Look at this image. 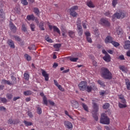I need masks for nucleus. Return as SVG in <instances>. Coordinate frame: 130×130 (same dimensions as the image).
<instances>
[{"mask_svg":"<svg viewBox=\"0 0 130 130\" xmlns=\"http://www.w3.org/2000/svg\"><path fill=\"white\" fill-rule=\"evenodd\" d=\"M101 75L102 77L105 79V80H111L112 79V74L107 68H102L101 69Z\"/></svg>","mask_w":130,"mask_h":130,"instance_id":"1","label":"nucleus"},{"mask_svg":"<svg viewBox=\"0 0 130 130\" xmlns=\"http://www.w3.org/2000/svg\"><path fill=\"white\" fill-rule=\"evenodd\" d=\"M93 105V111H92V116L93 118H94L96 121H98V114L97 112H98V110L99 108H98V105L95 103H92Z\"/></svg>","mask_w":130,"mask_h":130,"instance_id":"2","label":"nucleus"},{"mask_svg":"<svg viewBox=\"0 0 130 130\" xmlns=\"http://www.w3.org/2000/svg\"><path fill=\"white\" fill-rule=\"evenodd\" d=\"M127 16V13L123 11H118L114 14V17H115L117 19H123Z\"/></svg>","mask_w":130,"mask_h":130,"instance_id":"3","label":"nucleus"},{"mask_svg":"<svg viewBox=\"0 0 130 130\" xmlns=\"http://www.w3.org/2000/svg\"><path fill=\"white\" fill-rule=\"evenodd\" d=\"M79 10V6H74L69 9L70 16L73 17V18H77L78 13L76 12V11Z\"/></svg>","mask_w":130,"mask_h":130,"instance_id":"4","label":"nucleus"},{"mask_svg":"<svg viewBox=\"0 0 130 130\" xmlns=\"http://www.w3.org/2000/svg\"><path fill=\"white\" fill-rule=\"evenodd\" d=\"M100 122L103 124H109L110 121L106 114L103 113L101 115Z\"/></svg>","mask_w":130,"mask_h":130,"instance_id":"5","label":"nucleus"},{"mask_svg":"<svg viewBox=\"0 0 130 130\" xmlns=\"http://www.w3.org/2000/svg\"><path fill=\"white\" fill-rule=\"evenodd\" d=\"M78 88L80 91H85L87 88V82L85 81H81L78 84Z\"/></svg>","mask_w":130,"mask_h":130,"instance_id":"6","label":"nucleus"},{"mask_svg":"<svg viewBox=\"0 0 130 130\" xmlns=\"http://www.w3.org/2000/svg\"><path fill=\"white\" fill-rule=\"evenodd\" d=\"M77 28L79 36H82V35H83V28H82V25H81V23H77Z\"/></svg>","mask_w":130,"mask_h":130,"instance_id":"7","label":"nucleus"},{"mask_svg":"<svg viewBox=\"0 0 130 130\" xmlns=\"http://www.w3.org/2000/svg\"><path fill=\"white\" fill-rule=\"evenodd\" d=\"M64 125L65 127L68 128V129L73 128V124H72V123L69 121H64Z\"/></svg>","mask_w":130,"mask_h":130,"instance_id":"8","label":"nucleus"},{"mask_svg":"<svg viewBox=\"0 0 130 130\" xmlns=\"http://www.w3.org/2000/svg\"><path fill=\"white\" fill-rule=\"evenodd\" d=\"M113 38L110 36H108L105 39V43H112Z\"/></svg>","mask_w":130,"mask_h":130,"instance_id":"9","label":"nucleus"},{"mask_svg":"<svg viewBox=\"0 0 130 130\" xmlns=\"http://www.w3.org/2000/svg\"><path fill=\"white\" fill-rule=\"evenodd\" d=\"M42 75L44 77L45 81H48L49 80V75L43 70H42Z\"/></svg>","mask_w":130,"mask_h":130,"instance_id":"10","label":"nucleus"},{"mask_svg":"<svg viewBox=\"0 0 130 130\" xmlns=\"http://www.w3.org/2000/svg\"><path fill=\"white\" fill-rule=\"evenodd\" d=\"M9 26L10 27V29L11 30V31H12L13 33H16V32L17 31V27H16V26L14 25V23L12 22H10Z\"/></svg>","mask_w":130,"mask_h":130,"instance_id":"11","label":"nucleus"},{"mask_svg":"<svg viewBox=\"0 0 130 130\" xmlns=\"http://www.w3.org/2000/svg\"><path fill=\"white\" fill-rule=\"evenodd\" d=\"M101 24H102L103 25H105V26L110 25V23H109V21H108L106 19L102 18L101 19Z\"/></svg>","mask_w":130,"mask_h":130,"instance_id":"12","label":"nucleus"},{"mask_svg":"<svg viewBox=\"0 0 130 130\" xmlns=\"http://www.w3.org/2000/svg\"><path fill=\"white\" fill-rule=\"evenodd\" d=\"M104 60L105 61H107V62H109L111 59V57H110V55L108 54L107 55H105V56L103 57Z\"/></svg>","mask_w":130,"mask_h":130,"instance_id":"13","label":"nucleus"},{"mask_svg":"<svg viewBox=\"0 0 130 130\" xmlns=\"http://www.w3.org/2000/svg\"><path fill=\"white\" fill-rule=\"evenodd\" d=\"M124 49H129L130 48V41H126L125 42V45H124Z\"/></svg>","mask_w":130,"mask_h":130,"instance_id":"14","label":"nucleus"},{"mask_svg":"<svg viewBox=\"0 0 130 130\" xmlns=\"http://www.w3.org/2000/svg\"><path fill=\"white\" fill-rule=\"evenodd\" d=\"M7 43L11 48H15V44H14V42H13L12 40H9Z\"/></svg>","mask_w":130,"mask_h":130,"instance_id":"15","label":"nucleus"},{"mask_svg":"<svg viewBox=\"0 0 130 130\" xmlns=\"http://www.w3.org/2000/svg\"><path fill=\"white\" fill-rule=\"evenodd\" d=\"M26 19L28 21H34L35 20V16L34 15H27Z\"/></svg>","mask_w":130,"mask_h":130,"instance_id":"16","label":"nucleus"},{"mask_svg":"<svg viewBox=\"0 0 130 130\" xmlns=\"http://www.w3.org/2000/svg\"><path fill=\"white\" fill-rule=\"evenodd\" d=\"M116 35H118L119 37H121V36L122 35L123 32L122 31L121 29L118 28L116 31Z\"/></svg>","mask_w":130,"mask_h":130,"instance_id":"17","label":"nucleus"},{"mask_svg":"<svg viewBox=\"0 0 130 130\" xmlns=\"http://www.w3.org/2000/svg\"><path fill=\"white\" fill-rule=\"evenodd\" d=\"M69 36L71 37V38H75V36H76V34L75 32L73 30H69L68 32Z\"/></svg>","mask_w":130,"mask_h":130,"instance_id":"18","label":"nucleus"},{"mask_svg":"<svg viewBox=\"0 0 130 130\" xmlns=\"http://www.w3.org/2000/svg\"><path fill=\"white\" fill-rule=\"evenodd\" d=\"M72 106L75 108H78L79 107V103L76 101H72Z\"/></svg>","mask_w":130,"mask_h":130,"instance_id":"19","label":"nucleus"},{"mask_svg":"<svg viewBox=\"0 0 130 130\" xmlns=\"http://www.w3.org/2000/svg\"><path fill=\"white\" fill-rule=\"evenodd\" d=\"M53 29L54 32H56L58 33V34H60V30H59V28H58V27H57L56 26H53Z\"/></svg>","mask_w":130,"mask_h":130,"instance_id":"20","label":"nucleus"},{"mask_svg":"<svg viewBox=\"0 0 130 130\" xmlns=\"http://www.w3.org/2000/svg\"><path fill=\"white\" fill-rule=\"evenodd\" d=\"M67 58L68 59H70V60H71V61H73V62H77V60H78L79 59V58H78V57L74 58V57H72L71 56L68 57Z\"/></svg>","mask_w":130,"mask_h":130,"instance_id":"21","label":"nucleus"},{"mask_svg":"<svg viewBox=\"0 0 130 130\" xmlns=\"http://www.w3.org/2000/svg\"><path fill=\"white\" fill-rule=\"evenodd\" d=\"M39 28H40L41 30H42V31H44V30H45L44 29V22L41 21L40 23Z\"/></svg>","mask_w":130,"mask_h":130,"instance_id":"22","label":"nucleus"},{"mask_svg":"<svg viewBox=\"0 0 130 130\" xmlns=\"http://www.w3.org/2000/svg\"><path fill=\"white\" fill-rule=\"evenodd\" d=\"M34 13L37 15V16H40V11L37 8H34Z\"/></svg>","mask_w":130,"mask_h":130,"instance_id":"23","label":"nucleus"},{"mask_svg":"<svg viewBox=\"0 0 130 130\" xmlns=\"http://www.w3.org/2000/svg\"><path fill=\"white\" fill-rule=\"evenodd\" d=\"M85 90L87 91V92L90 93V92H92V90H93V87H92V86L86 85V88Z\"/></svg>","mask_w":130,"mask_h":130,"instance_id":"24","label":"nucleus"},{"mask_svg":"<svg viewBox=\"0 0 130 130\" xmlns=\"http://www.w3.org/2000/svg\"><path fill=\"white\" fill-rule=\"evenodd\" d=\"M6 14L5 13V11L4 10L1 9L0 10V17L2 18V19H5Z\"/></svg>","mask_w":130,"mask_h":130,"instance_id":"25","label":"nucleus"},{"mask_svg":"<svg viewBox=\"0 0 130 130\" xmlns=\"http://www.w3.org/2000/svg\"><path fill=\"white\" fill-rule=\"evenodd\" d=\"M125 84L126 85V88L127 90H130V82L129 80L126 79L125 80Z\"/></svg>","mask_w":130,"mask_h":130,"instance_id":"26","label":"nucleus"},{"mask_svg":"<svg viewBox=\"0 0 130 130\" xmlns=\"http://www.w3.org/2000/svg\"><path fill=\"white\" fill-rule=\"evenodd\" d=\"M81 105L85 111H86L87 112H88L89 111V109H88V106H87V105H86L84 103H82Z\"/></svg>","mask_w":130,"mask_h":130,"instance_id":"27","label":"nucleus"},{"mask_svg":"<svg viewBox=\"0 0 130 130\" xmlns=\"http://www.w3.org/2000/svg\"><path fill=\"white\" fill-rule=\"evenodd\" d=\"M118 106L119 108H125V107H127V106H126V104H121V103L119 102Z\"/></svg>","mask_w":130,"mask_h":130,"instance_id":"28","label":"nucleus"},{"mask_svg":"<svg viewBox=\"0 0 130 130\" xmlns=\"http://www.w3.org/2000/svg\"><path fill=\"white\" fill-rule=\"evenodd\" d=\"M29 27L32 32H34V31H35V28H36V26H35V24L34 23H31L30 24H29Z\"/></svg>","mask_w":130,"mask_h":130,"instance_id":"29","label":"nucleus"},{"mask_svg":"<svg viewBox=\"0 0 130 130\" xmlns=\"http://www.w3.org/2000/svg\"><path fill=\"white\" fill-rule=\"evenodd\" d=\"M23 94L25 96H29L31 95V94H32V91H31L30 90L25 91H24Z\"/></svg>","mask_w":130,"mask_h":130,"instance_id":"30","label":"nucleus"},{"mask_svg":"<svg viewBox=\"0 0 130 130\" xmlns=\"http://www.w3.org/2000/svg\"><path fill=\"white\" fill-rule=\"evenodd\" d=\"M21 30L23 32H27V26L25 24L22 25Z\"/></svg>","mask_w":130,"mask_h":130,"instance_id":"31","label":"nucleus"},{"mask_svg":"<svg viewBox=\"0 0 130 130\" xmlns=\"http://www.w3.org/2000/svg\"><path fill=\"white\" fill-rule=\"evenodd\" d=\"M24 123L26 126H30L33 124V123L31 122H28L26 120L24 121Z\"/></svg>","mask_w":130,"mask_h":130,"instance_id":"32","label":"nucleus"},{"mask_svg":"<svg viewBox=\"0 0 130 130\" xmlns=\"http://www.w3.org/2000/svg\"><path fill=\"white\" fill-rule=\"evenodd\" d=\"M11 80H12V84L14 85V84H17V78L16 77H14V76H11Z\"/></svg>","mask_w":130,"mask_h":130,"instance_id":"33","label":"nucleus"},{"mask_svg":"<svg viewBox=\"0 0 130 130\" xmlns=\"http://www.w3.org/2000/svg\"><path fill=\"white\" fill-rule=\"evenodd\" d=\"M87 5L88 6V7H89V8H94V5H93L92 1L87 2Z\"/></svg>","mask_w":130,"mask_h":130,"instance_id":"34","label":"nucleus"},{"mask_svg":"<svg viewBox=\"0 0 130 130\" xmlns=\"http://www.w3.org/2000/svg\"><path fill=\"white\" fill-rule=\"evenodd\" d=\"M24 57L25 58H26V59L27 60V61H30V60H31V56H30V55H29L27 54H25L24 55Z\"/></svg>","mask_w":130,"mask_h":130,"instance_id":"35","label":"nucleus"},{"mask_svg":"<svg viewBox=\"0 0 130 130\" xmlns=\"http://www.w3.org/2000/svg\"><path fill=\"white\" fill-rule=\"evenodd\" d=\"M111 43L113 44V45H114V46H115V47H118V46L120 45L119 43L114 41H113Z\"/></svg>","mask_w":130,"mask_h":130,"instance_id":"36","label":"nucleus"},{"mask_svg":"<svg viewBox=\"0 0 130 130\" xmlns=\"http://www.w3.org/2000/svg\"><path fill=\"white\" fill-rule=\"evenodd\" d=\"M110 105L109 103H105L103 106V108L104 109H108L109 108Z\"/></svg>","mask_w":130,"mask_h":130,"instance_id":"37","label":"nucleus"},{"mask_svg":"<svg viewBox=\"0 0 130 130\" xmlns=\"http://www.w3.org/2000/svg\"><path fill=\"white\" fill-rule=\"evenodd\" d=\"M6 97L9 100H11V99H12V98H13V94H11V93H7L6 94Z\"/></svg>","mask_w":130,"mask_h":130,"instance_id":"38","label":"nucleus"},{"mask_svg":"<svg viewBox=\"0 0 130 130\" xmlns=\"http://www.w3.org/2000/svg\"><path fill=\"white\" fill-rule=\"evenodd\" d=\"M37 113H38V114H41V113H42V110L41 109V108L37 107Z\"/></svg>","mask_w":130,"mask_h":130,"instance_id":"39","label":"nucleus"},{"mask_svg":"<svg viewBox=\"0 0 130 130\" xmlns=\"http://www.w3.org/2000/svg\"><path fill=\"white\" fill-rule=\"evenodd\" d=\"M45 38L46 41H47V42H49V43H52V40H51V39L49 38V37L46 36Z\"/></svg>","mask_w":130,"mask_h":130,"instance_id":"40","label":"nucleus"},{"mask_svg":"<svg viewBox=\"0 0 130 130\" xmlns=\"http://www.w3.org/2000/svg\"><path fill=\"white\" fill-rule=\"evenodd\" d=\"M24 78L25 80H26V81H28V80H29V74L27 73H24Z\"/></svg>","mask_w":130,"mask_h":130,"instance_id":"41","label":"nucleus"},{"mask_svg":"<svg viewBox=\"0 0 130 130\" xmlns=\"http://www.w3.org/2000/svg\"><path fill=\"white\" fill-rule=\"evenodd\" d=\"M43 100L44 104H45V105H47V104H48L47 98H46L45 96H44V97L43 98Z\"/></svg>","mask_w":130,"mask_h":130,"instance_id":"42","label":"nucleus"},{"mask_svg":"<svg viewBox=\"0 0 130 130\" xmlns=\"http://www.w3.org/2000/svg\"><path fill=\"white\" fill-rule=\"evenodd\" d=\"M27 115H28V116H29V117H30V118H32V117H34V115H33V114L32 113V112H31L30 111H28V112H27Z\"/></svg>","mask_w":130,"mask_h":130,"instance_id":"43","label":"nucleus"},{"mask_svg":"<svg viewBox=\"0 0 130 130\" xmlns=\"http://www.w3.org/2000/svg\"><path fill=\"white\" fill-rule=\"evenodd\" d=\"M21 4L23 5V6H27L28 5V3L27 2V0H20Z\"/></svg>","mask_w":130,"mask_h":130,"instance_id":"44","label":"nucleus"},{"mask_svg":"<svg viewBox=\"0 0 130 130\" xmlns=\"http://www.w3.org/2000/svg\"><path fill=\"white\" fill-rule=\"evenodd\" d=\"M116 5H117V0H113L112 1V6L114 8H115L116 6Z\"/></svg>","mask_w":130,"mask_h":130,"instance_id":"45","label":"nucleus"},{"mask_svg":"<svg viewBox=\"0 0 130 130\" xmlns=\"http://www.w3.org/2000/svg\"><path fill=\"white\" fill-rule=\"evenodd\" d=\"M8 123H9V124H15V123H16V122L15 121V120H12V119H10L8 120Z\"/></svg>","mask_w":130,"mask_h":130,"instance_id":"46","label":"nucleus"},{"mask_svg":"<svg viewBox=\"0 0 130 130\" xmlns=\"http://www.w3.org/2000/svg\"><path fill=\"white\" fill-rule=\"evenodd\" d=\"M98 84H99V85H101V86H103V87H105V84H104L103 81L101 80H98Z\"/></svg>","mask_w":130,"mask_h":130,"instance_id":"47","label":"nucleus"},{"mask_svg":"<svg viewBox=\"0 0 130 130\" xmlns=\"http://www.w3.org/2000/svg\"><path fill=\"white\" fill-rule=\"evenodd\" d=\"M111 15H112V14H111L109 11H108L105 13V15H106V17H111Z\"/></svg>","mask_w":130,"mask_h":130,"instance_id":"48","label":"nucleus"},{"mask_svg":"<svg viewBox=\"0 0 130 130\" xmlns=\"http://www.w3.org/2000/svg\"><path fill=\"white\" fill-rule=\"evenodd\" d=\"M29 50H34L36 49L35 45H31L30 47H28Z\"/></svg>","mask_w":130,"mask_h":130,"instance_id":"49","label":"nucleus"},{"mask_svg":"<svg viewBox=\"0 0 130 130\" xmlns=\"http://www.w3.org/2000/svg\"><path fill=\"white\" fill-rule=\"evenodd\" d=\"M57 87L58 89L60 90V91H61L62 92H63V91H64V89L62 88V87H61V85L59 84Z\"/></svg>","mask_w":130,"mask_h":130,"instance_id":"50","label":"nucleus"},{"mask_svg":"<svg viewBox=\"0 0 130 130\" xmlns=\"http://www.w3.org/2000/svg\"><path fill=\"white\" fill-rule=\"evenodd\" d=\"M60 46H61L60 44H55L54 45V48H60Z\"/></svg>","mask_w":130,"mask_h":130,"instance_id":"51","label":"nucleus"},{"mask_svg":"<svg viewBox=\"0 0 130 130\" xmlns=\"http://www.w3.org/2000/svg\"><path fill=\"white\" fill-rule=\"evenodd\" d=\"M7 101V100L6 98H1V102H2V103H6Z\"/></svg>","mask_w":130,"mask_h":130,"instance_id":"52","label":"nucleus"},{"mask_svg":"<svg viewBox=\"0 0 130 130\" xmlns=\"http://www.w3.org/2000/svg\"><path fill=\"white\" fill-rule=\"evenodd\" d=\"M14 39H15V40H16V41H21V38H20V37H19L18 36H14Z\"/></svg>","mask_w":130,"mask_h":130,"instance_id":"53","label":"nucleus"},{"mask_svg":"<svg viewBox=\"0 0 130 130\" xmlns=\"http://www.w3.org/2000/svg\"><path fill=\"white\" fill-rule=\"evenodd\" d=\"M118 59H120V60H124V56H123V55H120L118 57Z\"/></svg>","mask_w":130,"mask_h":130,"instance_id":"54","label":"nucleus"},{"mask_svg":"<svg viewBox=\"0 0 130 130\" xmlns=\"http://www.w3.org/2000/svg\"><path fill=\"white\" fill-rule=\"evenodd\" d=\"M86 39L88 42H89V43H92V39H91V38L87 37H86Z\"/></svg>","mask_w":130,"mask_h":130,"instance_id":"55","label":"nucleus"},{"mask_svg":"<svg viewBox=\"0 0 130 130\" xmlns=\"http://www.w3.org/2000/svg\"><path fill=\"white\" fill-rule=\"evenodd\" d=\"M120 102L121 103H122L123 104H126V101H125V99H123V100H121Z\"/></svg>","mask_w":130,"mask_h":130,"instance_id":"56","label":"nucleus"},{"mask_svg":"<svg viewBox=\"0 0 130 130\" xmlns=\"http://www.w3.org/2000/svg\"><path fill=\"white\" fill-rule=\"evenodd\" d=\"M7 80L6 79L2 80L1 84H2V85H6V84H7Z\"/></svg>","mask_w":130,"mask_h":130,"instance_id":"57","label":"nucleus"},{"mask_svg":"<svg viewBox=\"0 0 130 130\" xmlns=\"http://www.w3.org/2000/svg\"><path fill=\"white\" fill-rule=\"evenodd\" d=\"M85 36H86V38L87 37H90V36H91V34H90V32L89 31H87L85 33Z\"/></svg>","mask_w":130,"mask_h":130,"instance_id":"58","label":"nucleus"},{"mask_svg":"<svg viewBox=\"0 0 130 130\" xmlns=\"http://www.w3.org/2000/svg\"><path fill=\"white\" fill-rule=\"evenodd\" d=\"M64 113L66 115L69 116L70 118H72V116L69 114V112H68V111H64Z\"/></svg>","mask_w":130,"mask_h":130,"instance_id":"59","label":"nucleus"},{"mask_svg":"<svg viewBox=\"0 0 130 130\" xmlns=\"http://www.w3.org/2000/svg\"><path fill=\"white\" fill-rule=\"evenodd\" d=\"M0 110L4 111V110H6V108L4 106H0Z\"/></svg>","mask_w":130,"mask_h":130,"instance_id":"60","label":"nucleus"},{"mask_svg":"<svg viewBox=\"0 0 130 130\" xmlns=\"http://www.w3.org/2000/svg\"><path fill=\"white\" fill-rule=\"evenodd\" d=\"M54 85H55V86H56V87H57L59 84H58V83L57 82V81L54 80Z\"/></svg>","mask_w":130,"mask_h":130,"instance_id":"61","label":"nucleus"},{"mask_svg":"<svg viewBox=\"0 0 130 130\" xmlns=\"http://www.w3.org/2000/svg\"><path fill=\"white\" fill-rule=\"evenodd\" d=\"M18 99H20V96L14 97L13 98V101H17Z\"/></svg>","mask_w":130,"mask_h":130,"instance_id":"62","label":"nucleus"},{"mask_svg":"<svg viewBox=\"0 0 130 130\" xmlns=\"http://www.w3.org/2000/svg\"><path fill=\"white\" fill-rule=\"evenodd\" d=\"M82 26H83V28L84 29H86L87 28V25H86L85 22H82Z\"/></svg>","mask_w":130,"mask_h":130,"instance_id":"63","label":"nucleus"},{"mask_svg":"<svg viewBox=\"0 0 130 130\" xmlns=\"http://www.w3.org/2000/svg\"><path fill=\"white\" fill-rule=\"evenodd\" d=\"M126 55H127V56H128L129 57H130V50H128L126 52Z\"/></svg>","mask_w":130,"mask_h":130,"instance_id":"64","label":"nucleus"}]
</instances>
